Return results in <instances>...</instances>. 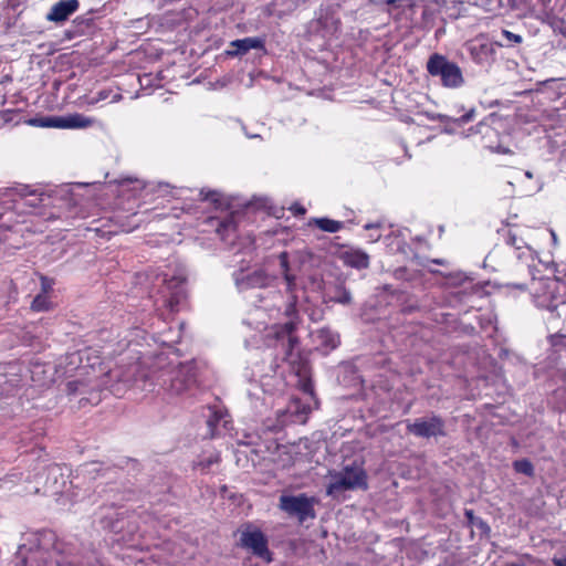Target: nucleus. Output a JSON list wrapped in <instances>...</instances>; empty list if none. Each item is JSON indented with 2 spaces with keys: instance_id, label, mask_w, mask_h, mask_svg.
<instances>
[{
  "instance_id": "obj_1",
  "label": "nucleus",
  "mask_w": 566,
  "mask_h": 566,
  "mask_svg": "<svg viewBox=\"0 0 566 566\" xmlns=\"http://www.w3.org/2000/svg\"><path fill=\"white\" fill-rule=\"evenodd\" d=\"M281 273L286 283V292L290 294L289 301L284 304V310L280 307L271 308L269 316L275 319H282L273 324L266 336L275 342V346L283 353V361L287 365L290 373L296 377L295 385L305 394H313L311 381V367L306 359L300 354V342L295 335L298 324V314L296 308L297 296L294 294L297 289V273L290 263L287 252L279 255Z\"/></svg>"
},
{
  "instance_id": "obj_2",
  "label": "nucleus",
  "mask_w": 566,
  "mask_h": 566,
  "mask_svg": "<svg viewBox=\"0 0 566 566\" xmlns=\"http://www.w3.org/2000/svg\"><path fill=\"white\" fill-rule=\"evenodd\" d=\"M154 380L167 396L174 398L190 391L197 382V367L193 361H166L164 356L156 359Z\"/></svg>"
},
{
  "instance_id": "obj_3",
  "label": "nucleus",
  "mask_w": 566,
  "mask_h": 566,
  "mask_svg": "<svg viewBox=\"0 0 566 566\" xmlns=\"http://www.w3.org/2000/svg\"><path fill=\"white\" fill-rule=\"evenodd\" d=\"M326 494L337 497L346 491L367 490L368 481L365 469L356 463L345 465L339 471H329Z\"/></svg>"
},
{
  "instance_id": "obj_4",
  "label": "nucleus",
  "mask_w": 566,
  "mask_h": 566,
  "mask_svg": "<svg viewBox=\"0 0 566 566\" xmlns=\"http://www.w3.org/2000/svg\"><path fill=\"white\" fill-rule=\"evenodd\" d=\"M159 294L163 305L170 312H178L187 298L186 271L184 268L168 270L161 273Z\"/></svg>"
},
{
  "instance_id": "obj_5",
  "label": "nucleus",
  "mask_w": 566,
  "mask_h": 566,
  "mask_svg": "<svg viewBox=\"0 0 566 566\" xmlns=\"http://www.w3.org/2000/svg\"><path fill=\"white\" fill-rule=\"evenodd\" d=\"M462 4V0H415L410 1L409 7L413 23L426 28L438 12H446L453 18L459 17L460 10H457V6Z\"/></svg>"
},
{
  "instance_id": "obj_6",
  "label": "nucleus",
  "mask_w": 566,
  "mask_h": 566,
  "mask_svg": "<svg viewBox=\"0 0 566 566\" xmlns=\"http://www.w3.org/2000/svg\"><path fill=\"white\" fill-rule=\"evenodd\" d=\"M427 71L431 76L439 77L444 87L458 88L464 84L461 67L442 54L434 53L430 55L427 62Z\"/></svg>"
},
{
  "instance_id": "obj_7",
  "label": "nucleus",
  "mask_w": 566,
  "mask_h": 566,
  "mask_svg": "<svg viewBox=\"0 0 566 566\" xmlns=\"http://www.w3.org/2000/svg\"><path fill=\"white\" fill-rule=\"evenodd\" d=\"M342 22L338 15V7H321L316 18L310 22L308 32L326 41L338 38Z\"/></svg>"
},
{
  "instance_id": "obj_8",
  "label": "nucleus",
  "mask_w": 566,
  "mask_h": 566,
  "mask_svg": "<svg viewBox=\"0 0 566 566\" xmlns=\"http://www.w3.org/2000/svg\"><path fill=\"white\" fill-rule=\"evenodd\" d=\"M317 500L314 496H307L304 493L297 495L283 494L280 496L279 507L289 516L296 517L300 523L316 517L315 504Z\"/></svg>"
},
{
  "instance_id": "obj_9",
  "label": "nucleus",
  "mask_w": 566,
  "mask_h": 566,
  "mask_svg": "<svg viewBox=\"0 0 566 566\" xmlns=\"http://www.w3.org/2000/svg\"><path fill=\"white\" fill-rule=\"evenodd\" d=\"M406 430L408 433L423 439H437L447 434L444 420L434 413L417 418L413 421L407 420Z\"/></svg>"
},
{
  "instance_id": "obj_10",
  "label": "nucleus",
  "mask_w": 566,
  "mask_h": 566,
  "mask_svg": "<svg viewBox=\"0 0 566 566\" xmlns=\"http://www.w3.org/2000/svg\"><path fill=\"white\" fill-rule=\"evenodd\" d=\"M559 282L556 280H541L535 283L533 287L534 303L539 308H545L549 312H554L560 304H564V300L558 295Z\"/></svg>"
},
{
  "instance_id": "obj_11",
  "label": "nucleus",
  "mask_w": 566,
  "mask_h": 566,
  "mask_svg": "<svg viewBox=\"0 0 566 566\" xmlns=\"http://www.w3.org/2000/svg\"><path fill=\"white\" fill-rule=\"evenodd\" d=\"M470 59L481 67H490L495 62V43L479 35L465 43Z\"/></svg>"
},
{
  "instance_id": "obj_12",
  "label": "nucleus",
  "mask_w": 566,
  "mask_h": 566,
  "mask_svg": "<svg viewBox=\"0 0 566 566\" xmlns=\"http://www.w3.org/2000/svg\"><path fill=\"white\" fill-rule=\"evenodd\" d=\"M106 386L107 380H81L75 379L71 380L66 384V391L70 396L81 395L83 396L81 399V403L83 401L92 405H96L101 401V394L98 391V388L101 386Z\"/></svg>"
},
{
  "instance_id": "obj_13",
  "label": "nucleus",
  "mask_w": 566,
  "mask_h": 566,
  "mask_svg": "<svg viewBox=\"0 0 566 566\" xmlns=\"http://www.w3.org/2000/svg\"><path fill=\"white\" fill-rule=\"evenodd\" d=\"M95 119L83 114L74 113L65 116H51L41 119L40 126L63 129L87 128L95 124Z\"/></svg>"
},
{
  "instance_id": "obj_14",
  "label": "nucleus",
  "mask_w": 566,
  "mask_h": 566,
  "mask_svg": "<svg viewBox=\"0 0 566 566\" xmlns=\"http://www.w3.org/2000/svg\"><path fill=\"white\" fill-rule=\"evenodd\" d=\"M552 0H493L494 10L518 11L526 14L534 11H544L551 8Z\"/></svg>"
},
{
  "instance_id": "obj_15",
  "label": "nucleus",
  "mask_w": 566,
  "mask_h": 566,
  "mask_svg": "<svg viewBox=\"0 0 566 566\" xmlns=\"http://www.w3.org/2000/svg\"><path fill=\"white\" fill-rule=\"evenodd\" d=\"M138 370V363L129 365L126 370H122L119 368L111 370L107 378L116 381L108 386L109 391L116 396H120L126 388L133 386L137 381L136 374Z\"/></svg>"
},
{
  "instance_id": "obj_16",
  "label": "nucleus",
  "mask_w": 566,
  "mask_h": 566,
  "mask_svg": "<svg viewBox=\"0 0 566 566\" xmlns=\"http://www.w3.org/2000/svg\"><path fill=\"white\" fill-rule=\"evenodd\" d=\"M240 539L242 546L251 549L252 553L259 557L265 558L270 554L268 549V541L259 530L242 532Z\"/></svg>"
},
{
  "instance_id": "obj_17",
  "label": "nucleus",
  "mask_w": 566,
  "mask_h": 566,
  "mask_svg": "<svg viewBox=\"0 0 566 566\" xmlns=\"http://www.w3.org/2000/svg\"><path fill=\"white\" fill-rule=\"evenodd\" d=\"M308 411L310 408L306 405L302 403L300 399L294 398L290 401L285 409H279L276 411V416L280 424L285 426L290 421H304V418Z\"/></svg>"
},
{
  "instance_id": "obj_18",
  "label": "nucleus",
  "mask_w": 566,
  "mask_h": 566,
  "mask_svg": "<svg viewBox=\"0 0 566 566\" xmlns=\"http://www.w3.org/2000/svg\"><path fill=\"white\" fill-rule=\"evenodd\" d=\"M339 260L349 268L365 270L369 268L370 256L360 248L347 247L339 253Z\"/></svg>"
},
{
  "instance_id": "obj_19",
  "label": "nucleus",
  "mask_w": 566,
  "mask_h": 566,
  "mask_svg": "<svg viewBox=\"0 0 566 566\" xmlns=\"http://www.w3.org/2000/svg\"><path fill=\"white\" fill-rule=\"evenodd\" d=\"M78 0H61L52 6L46 19L55 23L64 22L78 9Z\"/></svg>"
},
{
  "instance_id": "obj_20",
  "label": "nucleus",
  "mask_w": 566,
  "mask_h": 566,
  "mask_svg": "<svg viewBox=\"0 0 566 566\" xmlns=\"http://www.w3.org/2000/svg\"><path fill=\"white\" fill-rule=\"evenodd\" d=\"M265 41L262 38H244L238 39L230 43V49L226 51L229 56H241L247 54L250 50H263Z\"/></svg>"
},
{
  "instance_id": "obj_21",
  "label": "nucleus",
  "mask_w": 566,
  "mask_h": 566,
  "mask_svg": "<svg viewBox=\"0 0 566 566\" xmlns=\"http://www.w3.org/2000/svg\"><path fill=\"white\" fill-rule=\"evenodd\" d=\"M235 284L240 291L248 289L263 287L268 283V277L263 271L239 272L234 275Z\"/></svg>"
},
{
  "instance_id": "obj_22",
  "label": "nucleus",
  "mask_w": 566,
  "mask_h": 566,
  "mask_svg": "<svg viewBox=\"0 0 566 566\" xmlns=\"http://www.w3.org/2000/svg\"><path fill=\"white\" fill-rule=\"evenodd\" d=\"M229 416L227 411L220 408H209V415L207 419V424L210 430V437L213 438L220 434V428H228L229 424Z\"/></svg>"
},
{
  "instance_id": "obj_23",
  "label": "nucleus",
  "mask_w": 566,
  "mask_h": 566,
  "mask_svg": "<svg viewBox=\"0 0 566 566\" xmlns=\"http://www.w3.org/2000/svg\"><path fill=\"white\" fill-rule=\"evenodd\" d=\"M315 339L318 346L326 353L335 349L340 343L339 335L328 327H323L316 331Z\"/></svg>"
},
{
  "instance_id": "obj_24",
  "label": "nucleus",
  "mask_w": 566,
  "mask_h": 566,
  "mask_svg": "<svg viewBox=\"0 0 566 566\" xmlns=\"http://www.w3.org/2000/svg\"><path fill=\"white\" fill-rule=\"evenodd\" d=\"M424 115L430 120H439V122L446 123V124L453 123L458 126H462V125L470 123L474 119L475 109L470 108L469 111H467L463 115H461L459 117H453L450 115L439 114V113H429V112H426Z\"/></svg>"
},
{
  "instance_id": "obj_25",
  "label": "nucleus",
  "mask_w": 566,
  "mask_h": 566,
  "mask_svg": "<svg viewBox=\"0 0 566 566\" xmlns=\"http://www.w3.org/2000/svg\"><path fill=\"white\" fill-rule=\"evenodd\" d=\"M65 480L59 465L50 467L48 470L46 492L52 494L63 493Z\"/></svg>"
},
{
  "instance_id": "obj_26",
  "label": "nucleus",
  "mask_w": 566,
  "mask_h": 566,
  "mask_svg": "<svg viewBox=\"0 0 566 566\" xmlns=\"http://www.w3.org/2000/svg\"><path fill=\"white\" fill-rule=\"evenodd\" d=\"M260 386L265 394L274 395L284 388L283 379L276 374L273 376H261Z\"/></svg>"
},
{
  "instance_id": "obj_27",
  "label": "nucleus",
  "mask_w": 566,
  "mask_h": 566,
  "mask_svg": "<svg viewBox=\"0 0 566 566\" xmlns=\"http://www.w3.org/2000/svg\"><path fill=\"white\" fill-rule=\"evenodd\" d=\"M523 42V36L517 33H513L509 30H501L496 40L494 41L495 46L502 48H514Z\"/></svg>"
},
{
  "instance_id": "obj_28",
  "label": "nucleus",
  "mask_w": 566,
  "mask_h": 566,
  "mask_svg": "<svg viewBox=\"0 0 566 566\" xmlns=\"http://www.w3.org/2000/svg\"><path fill=\"white\" fill-rule=\"evenodd\" d=\"M81 361L80 353H72L66 355L59 364V368L63 369V375H71L76 369L84 370L85 366H78Z\"/></svg>"
},
{
  "instance_id": "obj_29",
  "label": "nucleus",
  "mask_w": 566,
  "mask_h": 566,
  "mask_svg": "<svg viewBox=\"0 0 566 566\" xmlns=\"http://www.w3.org/2000/svg\"><path fill=\"white\" fill-rule=\"evenodd\" d=\"M237 223L233 216H228L222 220H218L217 232L223 241L231 239L235 234Z\"/></svg>"
},
{
  "instance_id": "obj_30",
  "label": "nucleus",
  "mask_w": 566,
  "mask_h": 566,
  "mask_svg": "<svg viewBox=\"0 0 566 566\" xmlns=\"http://www.w3.org/2000/svg\"><path fill=\"white\" fill-rule=\"evenodd\" d=\"M311 224H315L319 230L335 233L338 232L340 229H343V222L336 221L328 218H314L311 222Z\"/></svg>"
},
{
  "instance_id": "obj_31",
  "label": "nucleus",
  "mask_w": 566,
  "mask_h": 566,
  "mask_svg": "<svg viewBox=\"0 0 566 566\" xmlns=\"http://www.w3.org/2000/svg\"><path fill=\"white\" fill-rule=\"evenodd\" d=\"M329 302L348 305L352 302V294L343 285H337L335 294L329 297Z\"/></svg>"
},
{
  "instance_id": "obj_32",
  "label": "nucleus",
  "mask_w": 566,
  "mask_h": 566,
  "mask_svg": "<svg viewBox=\"0 0 566 566\" xmlns=\"http://www.w3.org/2000/svg\"><path fill=\"white\" fill-rule=\"evenodd\" d=\"M503 239L504 242L514 248L516 251V245H523L525 242L522 238H520L516 233L512 232L510 229H503Z\"/></svg>"
},
{
  "instance_id": "obj_33",
  "label": "nucleus",
  "mask_w": 566,
  "mask_h": 566,
  "mask_svg": "<svg viewBox=\"0 0 566 566\" xmlns=\"http://www.w3.org/2000/svg\"><path fill=\"white\" fill-rule=\"evenodd\" d=\"M513 465H514L515 471L518 473H523L527 476H532L534 474V467L526 459L517 460L513 463Z\"/></svg>"
},
{
  "instance_id": "obj_34",
  "label": "nucleus",
  "mask_w": 566,
  "mask_h": 566,
  "mask_svg": "<svg viewBox=\"0 0 566 566\" xmlns=\"http://www.w3.org/2000/svg\"><path fill=\"white\" fill-rule=\"evenodd\" d=\"M515 255L518 260L527 262L533 260V250L526 243L516 245Z\"/></svg>"
},
{
  "instance_id": "obj_35",
  "label": "nucleus",
  "mask_w": 566,
  "mask_h": 566,
  "mask_svg": "<svg viewBox=\"0 0 566 566\" xmlns=\"http://www.w3.org/2000/svg\"><path fill=\"white\" fill-rule=\"evenodd\" d=\"M31 308L36 312L45 311L49 308V300L45 295L39 294L31 303Z\"/></svg>"
},
{
  "instance_id": "obj_36",
  "label": "nucleus",
  "mask_w": 566,
  "mask_h": 566,
  "mask_svg": "<svg viewBox=\"0 0 566 566\" xmlns=\"http://www.w3.org/2000/svg\"><path fill=\"white\" fill-rule=\"evenodd\" d=\"M199 196L205 201H211L216 205L220 203L221 193L216 190H207L206 191L205 189H202V190H200Z\"/></svg>"
},
{
  "instance_id": "obj_37",
  "label": "nucleus",
  "mask_w": 566,
  "mask_h": 566,
  "mask_svg": "<svg viewBox=\"0 0 566 566\" xmlns=\"http://www.w3.org/2000/svg\"><path fill=\"white\" fill-rule=\"evenodd\" d=\"M499 119L497 115L495 114H490L489 116H486L483 120H481L478 125H476V133L478 134H485V132L483 130V128L485 127H490L492 125L495 124V122Z\"/></svg>"
},
{
  "instance_id": "obj_38",
  "label": "nucleus",
  "mask_w": 566,
  "mask_h": 566,
  "mask_svg": "<svg viewBox=\"0 0 566 566\" xmlns=\"http://www.w3.org/2000/svg\"><path fill=\"white\" fill-rule=\"evenodd\" d=\"M172 187L168 182H158L156 188H151V191L158 192L163 196L171 192Z\"/></svg>"
},
{
  "instance_id": "obj_39",
  "label": "nucleus",
  "mask_w": 566,
  "mask_h": 566,
  "mask_svg": "<svg viewBox=\"0 0 566 566\" xmlns=\"http://www.w3.org/2000/svg\"><path fill=\"white\" fill-rule=\"evenodd\" d=\"M464 2L483 6L486 8V10L492 11L494 9L493 0H462Z\"/></svg>"
},
{
  "instance_id": "obj_40",
  "label": "nucleus",
  "mask_w": 566,
  "mask_h": 566,
  "mask_svg": "<svg viewBox=\"0 0 566 566\" xmlns=\"http://www.w3.org/2000/svg\"><path fill=\"white\" fill-rule=\"evenodd\" d=\"M218 462V458H209L205 461H200L197 463V468H199L202 471H206L212 465L213 463Z\"/></svg>"
},
{
  "instance_id": "obj_41",
  "label": "nucleus",
  "mask_w": 566,
  "mask_h": 566,
  "mask_svg": "<svg viewBox=\"0 0 566 566\" xmlns=\"http://www.w3.org/2000/svg\"><path fill=\"white\" fill-rule=\"evenodd\" d=\"M109 96V92L106 90L99 91L95 97H93L90 104H96L101 101L106 99Z\"/></svg>"
},
{
  "instance_id": "obj_42",
  "label": "nucleus",
  "mask_w": 566,
  "mask_h": 566,
  "mask_svg": "<svg viewBox=\"0 0 566 566\" xmlns=\"http://www.w3.org/2000/svg\"><path fill=\"white\" fill-rule=\"evenodd\" d=\"M101 470V465L96 462H92L85 465V472L88 474H97Z\"/></svg>"
},
{
  "instance_id": "obj_43",
  "label": "nucleus",
  "mask_w": 566,
  "mask_h": 566,
  "mask_svg": "<svg viewBox=\"0 0 566 566\" xmlns=\"http://www.w3.org/2000/svg\"><path fill=\"white\" fill-rule=\"evenodd\" d=\"M382 227L381 222L366 223L364 229L367 231H377Z\"/></svg>"
},
{
  "instance_id": "obj_44",
  "label": "nucleus",
  "mask_w": 566,
  "mask_h": 566,
  "mask_svg": "<svg viewBox=\"0 0 566 566\" xmlns=\"http://www.w3.org/2000/svg\"><path fill=\"white\" fill-rule=\"evenodd\" d=\"M465 516H467L468 521H469L472 525H474V524H475V522H476V517L474 516V513H473V511H472V510H467V511H465Z\"/></svg>"
},
{
  "instance_id": "obj_45",
  "label": "nucleus",
  "mask_w": 566,
  "mask_h": 566,
  "mask_svg": "<svg viewBox=\"0 0 566 566\" xmlns=\"http://www.w3.org/2000/svg\"><path fill=\"white\" fill-rule=\"evenodd\" d=\"M553 564L555 566H566V556L565 557H554Z\"/></svg>"
},
{
  "instance_id": "obj_46",
  "label": "nucleus",
  "mask_w": 566,
  "mask_h": 566,
  "mask_svg": "<svg viewBox=\"0 0 566 566\" xmlns=\"http://www.w3.org/2000/svg\"><path fill=\"white\" fill-rule=\"evenodd\" d=\"M381 238V234L378 233V232H371L369 235H368V241L371 242V243H375L377 241H379Z\"/></svg>"
},
{
  "instance_id": "obj_47",
  "label": "nucleus",
  "mask_w": 566,
  "mask_h": 566,
  "mask_svg": "<svg viewBox=\"0 0 566 566\" xmlns=\"http://www.w3.org/2000/svg\"><path fill=\"white\" fill-rule=\"evenodd\" d=\"M474 525L478 526L479 528L489 531L488 524L482 518H480V517H476V522H475Z\"/></svg>"
},
{
  "instance_id": "obj_48",
  "label": "nucleus",
  "mask_w": 566,
  "mask_h": 566,
  "mask_svg": "<svg viewBox=\"0 0 566 566\" xmlns=\"http://www.w3.org/2000/svg\"><path fill=\"white\" fill-rule=\"evenodd\" d=\"M179 338H180V333H179V331H178V332H177V336H176V337H168V336H167V337H165V338L163 339V343H165V344H166V343H177V342H179Z\"/></svg>"
},
{
  "instance_id": "obj_49",
  "label": "nucleus",
  "mask_w": 566,
  "mask_h": 566,
  "mask_svg": "<svg viewBox=\"0 0 566 566\" xmlns=\"http://www.w3.org/2000/svg\"><path fill=\"white\" fill-rule=\"evenodd\" d=\"M405 272H406V269H405V268H399V269H397V270L395 271V273H394V274H395V276H396V277L400 279V277H402V276H403Z\"/></svg>"
},
{
  "instance_id": "obj_50",
  "label": "nucleus",
  "mask_w": 566,
  "mask_h": 566,
  "mask_svg": "<svg viewBox=\"0 0 566 566\" xmlns=\"http://www.w3.org/2000/svg\"><path fill=\"white\" fill-rule=\"evenodd\" d=\"M549 233H551V237H552V240H553L554 244H556L557 243V235H556V233L553 230H551Z\"/></svg>"
},
{
  "instance_id": "obj_51",
  "label": "nucleus",
  "mask_w": 566,
  "mask_h": 566,
  "mask_svg": "<svg viewBox=\"0 0 566 566\" xmlns=\"http://www.w3.org/2000/svg\"><path fill=\"white\" fill-rule=\"evenodd\" d=\"M120 98H122V95H120V94H115V95L113 96V98H112V102H113V103H116V102H118Z\"/></svg>"
},
{
  "instance_id": "obj_52",
  "label": "nucleus",
  "mask_w": 566,
  "mask_h": 566,
  "mask_svg": "<svg viewBox=\"0 0 566 566\" xmlns=\"http://www.w3.org/2000/svg\"><path fill=\"white\" fill-rule=\"evenodd\" d=\"M432 262L436 263V264H443L444 263V261L440 260V259H434V260H432Z\"/></svg>"
},
{
  "instance_id": "obj_53",
  "label": "nucleus",
  "mask_w": 566,
  "mask_h": 566,
  "mask_svg": "<svg viewBox=\"0 0 566 566\" xmlns=\"http://www.w3.org/2000/svg\"><path fill=\"white\" fill-rule=\"evenodd\" d=\"M247 136H248L249 138H254V137H258L259 135H249V134H247Z\"/></svg>"
},
{
  "instance_id": "obj_54",
  "label": "nucleus",
  "mask_w": 566,
  "mask_h": 566,
  "mask_svg": "<svg viewBox=\"0 0 566 566\" xmlns=\"http://www.w3.org/2000/svg\"><path fill=\"white\" fill-rule=\"evenodd\" d=\"M125 181L133 182V180L130 178H127V179L123 180L122 182H125Z\"/></svg>"
},
{
  "instance_id": "obj_55",
  "label": "nucleus",
  "mask_w": 566,
  "mask_h": 566,
  "mask_svg": "<svg viewBox=\"0 0 566 566\" xmlns=\"http://www.w3.org/2000/svg\"><path fill=\"white\" fill-rule=\"evenodd\" d=\"M59 566H63L62 564L57 563Z\"/></svg>"
}]
</instances>
